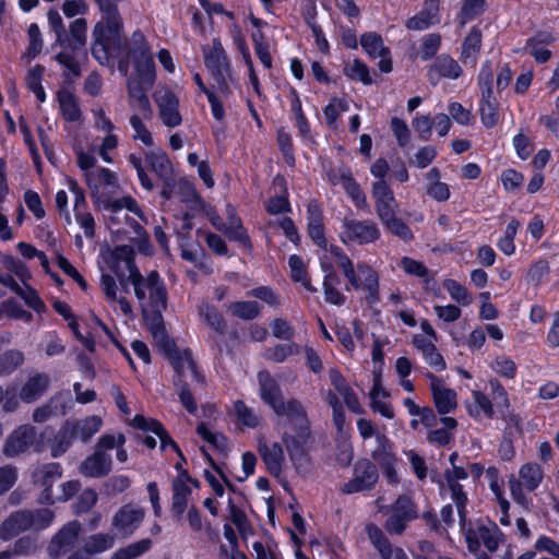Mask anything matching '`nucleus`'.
<instances>
[{"mask_svg": "<svg viewBox=\"0 0 559 559\" xmlns=\"http://www.w3.org/2000/svg\"><path fill=\"white\" fill-rule=\"evenodd\" d=\"M381 234L377 224L370 219L358 221L345 217L341 240L343 243L368 245L376 242Z\"/></svg>", "mask_w": 559, "mask_h": 559, "instance_id": "nucleus-10", "label": "nucleus"}, {"mask_svg": "<svg viewBox=\"0 0 559 559\" xmlns=\"http://www.w3.org/2000/svg\"><path fill=\"white\" fill-rule=\"evenodd\" d=\"M40 545L37 535H25L17 538L12 547V555L27 556L35 554L39 549Z\"/></svg>", "mask_w": 559, "mask_h": 559, "instance_id": "nucleus-56", "label": "nucleus"}, {"mask_svg": "<svg viewBox=\"0 0 559 559\" xmlns=\"http://www.w3.org/2000/svg\"><path fill=\"white\" fill-rule=\"evenodd\" d=\"M50 29L56 35V45L62 50L55 57L56 61L66 68L73 76L81 75V66L76 59L80 55L87 56V21L79 17L72 21L69 29L66 28L60 13L56 9H49L47 13Z\"/></svg>", "mask_w": 559, "mask_h": 559, "instance_id": "nucleus-1", "label": "nucleus"}, {"mask_svg": "<svg viewBox=\"0 0 559 559\" xmlns=\"http://www.w3.org/2000/svg\"><path fill=\"white\" fill-rule=\"evenodd\" d=\"M126 262L127 266L134 262V250L131 246L119 245L111 251L110 270L119 277L121 282L124 281V274L119 273V263Z\"/></svg>", "mask_w": 559, "mask_h": 559, "instance_id": "nucleus-40", "label": "nucleus"}, {"mask_svg": "<svg viewBox=\"0 0 559 559\" xmlns=\"http://www.w3.org/2000/svg\"><path fill=\"white\" fill-rule=\"evenodd\" d=\"M145 162L155 175H167V171L171 168L167 153L162 150L146 153Z\"/></svg>", "mask_w": 559, "mask_h": 559, "instance_id": "nucleus-49", "label": "nucleus"}, {"mask_svg": "<svg viewBox=\"0 0 559 559\" xmlns=\"http://www.w3.org/2000/svg\"><path fill=\"white\" fill-rule=\"evenodd\" d=\"M111 469V455L100 450H95L94 453L85 457L79 466V472L90 478L105 477Z\"/></svg>", "mask_w": 559, "mask_h": 559, "instance_id": "nucleus-18", "label": "nucleus"}, {"mask_svg": "<svg viewBox=\"0 0 559 559\" xmlns=\"http://www.w3.org/2000/svg\"><path fill=\"white\" fill-rule=\"evenodd\" d=\"M204 63L222 92L228 90L230 63L219 38H213L212 49L204 55Z\"/></svg>", "mask_w": 559, "mask_h": 559, "instance_id": "nucleus-11", "label": "nucleus"}, {"mask_svg": "<svg viewBox=\"0 0 559 559\" xmlns=\"http://www.w3.org/2000/svg\"><path fill=\"white\" fill-rule=\"evenodd\" d=\"M307 230L311 240L321 249H328V240L323 224V215L317 203H309L307 207Z\"/></svg>", "mask_w": 559, "mask_h": 559, "instance_id": "nucleus-23", "label": "nucleus"}, {"mask_svg": "<svg viewBox=\"0 0 559 559\" xmlns=\"http://www.w3.org/2000/svg\"><path fill=\"white\" fill-rule=\"evenodd\" d=\"M276 142L285 162L293 164L295 162V148L292 135L284 128H281L276 133Z\"/></svg>", "mask_w": 559, "mask_h": 559, "instance_id": "nucleus-62", "label": "nucleus"}, {"mask_svg": "<svg viewBox=\"0 0 559 559\" xmlns=\"http://www.w3.org/2000/svg\"><path fill=\"white\" fill-rule=\"evenodd\" d=\"M26 514L31 515V528L36 531L47 528L55 519V513L50 509L41 508L36 510H26Z\"/></svg>", "mask_w": 559, "mask_h": 559, "instance_id": "nucleus-60", "label": "nucleus"}, {"mask_svg": "<svg viewBox=\"0 0 559 559\" xmlns=\"http://www.w3.org/2000/svg\"><path fill=\"white\" fill-rule=\"evenodd\" d=\"M56 260L58 267L66 275L71 277L83 292H86L88 288V284L86 280L82 276V274L73 266V264L61 253L57 254Z\"/></svg>", "mask_w": 559, "mask_h": 559, "instance_id": "nucleus-61", "label": "nucleus"}, {"mask_svg": "<svg viewBox=\"0 0 559 559\" xmlns=\"http://www.w3.org/2000/svg\"><path fill=\"white\" fill-rule=\"evenodd\" d=\"M197 433L201 437L202 440L210 443L217 451L226 450V437L224 435L213 432L205 423H199L197 426Z\"/></svg>", "mask_w": 559, "mask_h": 559, "instance_id": "nucleus-59", "label": "nucleus"}, {"mask_svg": "<svg viewBox=\"0 0 559 559\" xmlns=\"http://www.w3.org/2000/svg\"><path fill=\"white\" fill-rule=\"evenodd\" d=\"M128 44L121 13H100L91 33L92 57L100 66H111Z\"/></svg>", "mask_w": 559, "mask_h": 559, "instance_id": "nucleus-3", "label": "nucleus"}, {"mask_svg": "<svg viewBox=\"0 0 559 559\" xmlns=\"http://www.w3.org/2000/svg\"><path fill=\"white\" fill-rule=\"evenodd\" d=\"M488 385L490 388L491 401L493 403V408L496 407L497 413L503 418L508 419L511 415V402L509 394L506 388L497 378H490L488 380Z\"/></svg>", "mask_w": 559, "mask_h": 559, "instance_id": "nucleus-27", "label": "nucleus"}, {"mask_svg": "<svg viewBox=\"0 0 559 559\" xmlns=\"http://www.w3.org/2000/svg\"><path fill=\"white\" fill-rule=\"evenodd\" d=\"M463 74V69L459 62L449 53L437 56L427 67V80L436 86L442 79L457 80Z\"/></svg>", "mask_w": 559, "mask_h": 559, "instance_id": "nucleus-14", "label": "nucleus"}, {"mask_svg": "<svg viewBox=\"0 0 559 559\" xmlns=\"http://www.w3.org/2000/svg\"><path fill=\"white\" fill-rule=\"evenodd\" d=\"M76 430V436L83 441H88L103 426L99 416L92 415L80 421H72Z\"/></svg>", "mask_w": 559, "mask_h": 559, "instance_id": "nucleus-46", "label": "nucleus"}, {"mask_svg": "<svg viewBox=\"0 0 559 559\" xmlns=\"http://www.w3.org/2000/svg\"><path fill=\"white\" fill-rule=\"evenodd\" d=\"M36 428L29 424L15 428L3 444V453L8 457L26 452L36 441Z\"/></svg>", "mask_w": 559, "mask_h": 559, "instance_id": "nucleus-15", "label": "nucleus"}, {"mask_svg": "<svg viewBox=\"0 0 559 559\" xmlns=\"http://www.w3.org/2000/svg\"><path fill=\"white\" fill-rule=\"evenodd\" d=\"M353 478L344 483L341 492L344 495H353L357 492L372 490L378 480L379 473L377 465L369 459H358L353 467Z\"/></svg>", "mask_w": 559, "mask_h": 559, "instance_id": "nucleus-9", "label": "nucleus"}, {"mask_svg": "<svg viewBox=\"0 0 559 559\" xmlns=\"http://www.w3.org/2000/svg\"><path fill=\"white\" fill-rule=\"evenodd\" d=\"M487 522V524L477 523L474 526L465 519V526L461 531L464 534L467 549L473 554L479 551L481 544L489 552H493L504 538V534L496 522L490 519Z\"/></svg>", "mask_w": 559, "mask_h": 559, "instance_id": "nucleus-7", "label": "nucleus"}, {"mask_svg": "<svg viewBox=\"0 0 559 559\" xmlns=\"http://www.w3.org/2000/svg\"><path fill=\"white\" fill-rule=\"evenodd\" d=\"M152 545L153 543L150 538H142L124 547L118 548L112 552L110 559H136L147 552L152 548Z\"/></svg>", "mask_w": 559, "mask_h": 559, "instance_id": "nucleus-37", "label": "nucleus"}, {"mask_svg": "<svg viewBox=\"0 0 559 559\" xmlns=\"http://www.w3.org/2000/svg\"><path fill=\"white\" fill-rule=\"evenodd\" d=\"M366 531L371 544L378 550L382 559H392L393 555L395 556V550L391 542L380 527L376 524H369Z\"/></svg>", "mask_w": 559, "mask_h": 559, "instance_id": "nucleus-36", "label": "nucleus"}, {"mask_svg": "<svg viewBox=\"0 0 559 559\" xmlns=\"http://www.w3.org/2000/svg\"><path fill=\"white\" fill-rule=\"evenodd\" d=\"M50 386V378L47 373L36 372L31 376L20 390V399L24 403H33L41 397Z\"/></svg>", "mask_w": 559, "mask_h": 559, "instance_id": "nucleus-24", "label": "nucleus"}, {"mask_svg": "<svg viewBox=\"0 0 559 559\" xmlns=\"http://www.w3.org/2000/svg\"><path fill=\"white\" fill-rule=\"evenodd\" d=\"M131 485L130 478L126 475H116L106 480L103 491L108 497H115L126 491Z\"/></svg>", "mask_w": 559, "mask_h": 559, "instance_id": "nucleus-64", "label": "nucleus"}, {"mask_svg": "<svg viewBox=\"0 0 559 559\" xmlns=\"http://www.w3.org/2000/svg\"><path fill=\"white\" fill-rule=\"evenodd\" d=\"M144 519V512L131 504H123L112 518V527L122 537L131 536Z\"/></svg>", "mask_w": 559, "mask_h": 559, "instance_id": "nucleus-16", "label": "nucleus"}, {"mask_svg": "<svg viewBox=\"0 0 559 559\" xmlns=\"http://www.w3.org/2000/svg\"><path fill=\"white\" fill-rule=\"evenodd\" d=\"M549 273V262L546 259H539L530 265L526 273V281L537 287Z\"/></svg>", "mask_w": 559, "mask_h": 559, "instance_id": "nucleus-57", "label": "nucleus"}, {"mask_svg": "<svg viewBox=\"0 0 559 559\" xmlns=\"http://www.w3.org/2000/svg\"><path fill=\"white\" fill-rule=\"evenodd\" d=\"M163 309L157 308H143L142 318L147 330L154 338H157L159 333H164L166 328L163 319Z\"/></svg>", "mask_w": 559, "mask_h": 559, "instance_id": "nucleus-45", "label": "nucleus"}, {"mask_svg": "<svg viewBox=\"0 0 559 559\" xmlns=\"http://www.w3.org/2000/svg\"><path fill=\"white\" fill-rule=\"evenodd\" d=\"M491 370L498 376L513 380L518 374V366L510 357L498 355L490 364Z\"/></svg>", "mask_w": 559, "mask_h": 559, "instance_id": "nucleus-50", "label": "nucleus"}, {"mask_svg": "<svg viewBox=\"0 0 559 559\" xmlns=\"http://www.w3.org/2000/svg\"><path fill=\"white\" fill-rule=\"evenodd\" d=\"M488 3L486 0H462L457 17L460 23L464 25L475 20L486 12Z\"/></svg>", "mask_w": 559, "mask_h": 559, "instance_id": "nucleus-41", "label": "nucleus"}, {"mask_svg": "<svg viewBox=\"0 0 559 559\" xmlns=\"http://www.w3.org/2000/svg\"><path fill=\"white\" fill-rule=\"evenodd\" d=\"M228 310L238 319L251 321L261 313V306L255 300H240L230 302Z\"/></svg>", "mask_w": 559, "mask_h": 559, "instance_id": "nucleus-38", "label": "nucleus"}, {"mask_svg": "<svg viewBox=\"0 0 559 559\" xmlns=\"http://www.w3.org/2000/svg\"><path fill=\"white\" fill-rule=\"evenodd\" d=\"M442 45L440 33H429L420 39L419 58L421 61L435 59Z\"/></svg>", "mask_w": 559, "mask_h": 559, "instance_id": "nucleus-42", "label": "nucleus"}, {"mask_svg": "<svg viewBox=\"0 0 559 559\" xmlns=\"http://www.w3.org/2000/svg\"><path fill=\"white\" fill-rule=\"evenodd\" d=\"M234 408L239 424L252 429L259 426V417L250 407L247 406V404L242 400L236 401L234 404Z\"/></svg>", "mask_w": 559, "mask_h": 559, "instance_id": "nucleus-58", "label": "nucleus"}, {"mask_svg": "<svg viewBox=\"0 0 559 559\" xmlns=\"http://www.w3.org/2000/svg\"><path fill=\"white\" fill-rule=\"evenodd\" d=\"M359 44L370 59L378 58V55H381L382 49L389 48L388 46H384L382 36L377 32H365L361 34Z\"/></svg>", "mask_w": 559, "mask_h": 559, "instance_id": "nucleus-43", "label": "nucleus"}, {"mask_svg": "<svg viewBox=\"0 0 559 559\" xmlns=\"http://www.w3.org/2000/svg\"><path fill=\"white\" fill-rule=\"evenodd\" d=\"M451 492V498L456 506L460 526L464 528L466 519V506L468 502L467 493L464 491L463 486L460 483L447 484Z\"/></svg>", "mask_w": 559, "mask_h": 559, "instance_id": "nucleus-48", "label": "nucleus"}, {"mask_svg": "<svg viewBox=\"0 0 559 559\" xmlns=\"http://www.w3.org/2000/svg\"><path fill=\"white\" fill-rule=\"evenodd\" d=\"M98 500L97 492L93 488L83 489L72 504L73 513L81 515L87 513Z\"/></svg>", "mask_w": 559, "mask_h": 559, "instance_id": "nucleus-53", "label": "nucleus"}, {"mask_svg": "<svg viewBox=\"0 0 559 559\" xmlns=\"http://www.w3.org/2000/svg\"><path fill=\"white\" fill-rule=\"evenodd\" d=\"M544 469L536 462H527L521 465L519 477L527 491H535L544 480Z\"/></svg>", "mask_w": 559, "mask_h": 559, "instance_id": "nucleus-31", "label": "nucleus"}, {"mask_svg": "<svg viewBox=\"0 0 559 559\" xmlns=\"http://www.w3.org/2000/svg\"><path fill=\"white\" fill-rule=\"evenodd\" d=\"M259 454L265 465L266 471L275 478H278L285 465V454L283 445L273 442L271 445L259 443Z\"/></svg>", "mask_w": 559, "mask_h": 559, "instance_id": "nucleus-21", "label": "nucleus"}, {"mask_svg": "<svg viewBox=\"0 0 559 559\" xmlns=\"http://www.w3.org/2000/svg\"><path fill=\"white\" fill-rule=\"evenodd\" d=\"M258 382L261 401L267 405L277 417H284L290 413L289 403L296 399L292 397L285 402L280 383L267 370L258 372Z\"/></svg>", "mask_w": 559, "mask_h": 559, "instance_id": "nucleus-8", "label": "nucleus"}, {"mask_svg": "<svg viewBox=\"0 0 559 559\" xmlns=\"http://www.w3.org/2000/svg\"><path fill=\"white\" fill-rule=\"evenodd\" d=\"M371 457L379 467L397 463L393 442L385 435H377V447L371 452Z\"/></svg>", "mask_w": 559, "mask_h": 559, "instance_id": "nucleus-32", "label": "nucleus"}, {"mask_svg": "<svg viewBox=\"0 0 559 559\" xmlns=\"http://www.w3.org/2000/svg\"><path fill=\"white\" fill-rule=\"evenodd\" d=\"M441 22L439 13L423 7L415 15L407 19L405 26L409 31H425L432 25H437Z\"/></svg>", "mask_w": 559, "mask_h": 559, "instance_id": "nucleus-35", "label": "nucleus"}, {"mask_svg": "<svg viewBox=\"0 0 559 559\" xmlns=\"http://www.w3.org/2000/svg\"><path fill=\"white\" fill-rule=\"evenodd\" d=\"M85 179L91 199L96 207L111 213L127 209L138 217H144V213L134 198L131 195L118 197L120 193L118 177H85Z\"/></svg>", "mask_w": 559, "mask_h": 559, "instance_id": "nucleus-5", "label": "nucleus"}, {"mask_svg": "<svg viewBox=\"0 0 559 559\" xmlns=\"http://www.w3.org/2000/svg\"><path fill=\"white\" fill-rule=\"evenodd\" d=\"M199 316L216 334L219 336H225L227 333V322L217 307L209 302H203L199 307Z\"/></svg>", "mask_w": 559, "mask_h": 559, "instance_id": "nucleus-30", "label": "nucleus"}, {"mask_svg": "<svg viewBox=\"0 0 559 559\" xmlns=\"http://www.w3.org/2000/svg\"><path fill=\"white\" fill-rule=\"evenodd\" d=\"M273 185L283 188L281 194L271 197L266 203V212L271 215L290 213L292 205L288 198L285 177H273Z\"/></svg>", "mask_w": 559, "mask_h": 559, "instance_id": "nucleus-28", "label": "nucleus"}, {"mask_svg": "<svg viewBox=\"0 0 559 559\" xmlns=\"http://www.w3.org/2000/svg\"><path fill=\"white\" fill-rule=\"evenodd\" d=\"M443 287L447 289L450 297L460 305L467 307L472 304L473 299L467 288L457 281L447 278L443 281Z\"/></svg>", "mask_w": 559, "mask_h": 559, "instance_id": "nucleus-52", "label": "nucleus"}, {"mask_svg": "<svg viewBox=\"0 0 559 559\" xmlns=\"http://www.w3.org/2000/svg\"><path fill=\"white\" fill-rule=\"evenodd\" d=\"M116 60L121 73H127L130 63H132L138 81L146 87L153 86L156 80V64L152 47L140 28L131 33L129 44L123 47V51Z\"/></svg>", "mask_w": 559, "mask_h": 559, "instance_id": "nucleus-4", "label": "nucleus"}, {"mask_svg": "<svg viewBox=\"0 0 559 559\" xmlns=\"http://www.w3.org/2000/svg\"><path fill=\"white\" fill-rule=\"evenodd\" d=\"M343 74L348 80L360 82L366 86L373 84L369 67L359 58H354L352 62H346L343 68Z\"/></svg>", "mask_w": 559, "mask_h": 559, "instance_id": "nucleus-34", "label": "nucleus"}, {"mask_svg": "<svg viewBox=\"0 0 559 559\" xmlns=\"http://www.w3.org/2000/svg\"><path fill=\"white\" fill-rule=\"evenodd\" d=\"M557 40L551 31L539 29L525 41L526 50L538 64H544L551 58V51L547 48Z\"/></svg>", "mask_w": 559, "mask_h": 559, "instance_id": "nucleus-17", "label": "nucleus"}, {"mask_svg": "<svg viewBox=\"0 0 559 559\" xmlns=\"http://www.w3.org/2000/svg\"><path fill=\"white\" fill-rule=\"evenodd\" d=\"M483 45V33L478 26H473L464 37L461 46L460 60L464 64L475 66Z\"/></svg>", "mask_w": 559, "mask_h": 559, "instance_id": "nucleus-25", "label": "nucleus"}, {"mask_svg": "<svg viewBox=\"0 0 559 559\" xmlns=\"http://www.w3.org/2000/svg\"><path fill=\"white\" fill-rule=\"evenodd\" d=\"M349 109V104L344 98L331 97L329 104L323 108L325 123L330 129H336L337 119L342 112Z\"/></svg>", "mask_w": 559, "mask_h": 559, "instance_id": "nucleus-44", "label": "nucleus"}, {"mask_svg": "<svg viewBox=\"0 0 559 559\" xmlns=\"http://www.w3.org/2000/svg\"><path fill=\"white\" fill-rule=\"evenodd\" d=\"M290 413L287 419V430L282 436V442L289 460L299 475H305L311 466L310 451L313 443L310 420L299 400L289 403Z\"/></svg>", "mask_w": 559, "mask_h": 559, "instance_id": "nucleus-2", "label": "nucleus"}, {"mask_svg": "<svg viewBox=\"0 0 559 559\" xmlns=\"http://www.w3.org/2000/svg\"><path fill=\"white\" fill-rule=\"evenodd\" d=\"M114 542V537L108 534H93L85 540L84 549L90 555H97L110 549Z\"/></svg>", "mask_w": 559, "mask_h": 559, "instance_id": "nucleus-51", "label": "nucleus"}, {"mask_svg": "<svg viewBox=\"0 0 559 559\" xmlns=\"http://www.w3.org/2000/svg\"><path fill=\"white\" fill-rule=\"evenodd\" d=\"M76 437V430L73 423L71 420H66L51 444V456L59 457L64 454L71 448L73 440Z\"/></svg>", "mask_w": 559, "mask_h": 559, "instance_id": "nucleus-29", "label": "nucleus"}, {"mask_svg": "<svg viewBox=\"0 0 559 559\" xmlns=\"http://www.w3.org/2000/svg\"><path fill=\"white\" fill-rule=\"evenodd\" d=\"M62 466L58 462L43 464L33 473V483L43 487L38 496L39 503L49 506L56 503L52 487L55 483L62 477Z\"/></svg>", "mask_w": 559, "mask_h": 559, "instance_id": "nucleus-12", "label": "nucleus"}, {"mask_svg": "<svg viewBox=\"0 0 559 559\" xmlns=\"http://www.w3.org/2000/svg\"><path fill=\"white\" fill-rule=\"evenodd\" d=\"M31 515L26 510L12 512L0 524V539L8 542L20 535L22 532L31 530Z\"/></svg>", "mask_w": 559, "mask_h": 559, "instance_id": "nucleus-22", "label": "nucleus"}, {"mask_svg": "<svg viewBox=\"0 0 559 559\" xmlns=\"http://www.w3.org/2000/svg\"><path fill=\"white\" fill-rule=\"evenodd\" d=\"M1 264L5 270L16 275L24 284L32 277L26 264L12 254L2 255Z\"/></svg>", "mask_w": 559, "mask_h": 559, "instance_id": "nucleus-54", "label": "nucleus"}, {"mask_svg": "<svg viewBox=\"0 0 559 559\" xmlns=\"http://www.w3.org/2000/svg\"><path fill=\"white\" fill-rule=\"evenodd\" d=\"M226 237L230 241L238 242L242 249H245L248 252H251L253 249V245L251 241V238L248 234L247 228L243 226V224H239L238 226H234L233 228H219Z\"/></svg>", "mask_w": 559, "mask_h": 559, "instance_id": "nucleus-55", "label": "nucleus"}, {"mask_svg": "<svg viewBox=\"0 0 559 559\" xmlns=\"http://www.w3.org/2000/svg\"><path fill=\"white\" fill-rule=\"evenodd\" d=\"M158 107L162 122L168 128H176L181 124L182 117L179 111V98L169 88L158 90L153 95Z\"/></svg>", "mask_w": 559, "mask_h": 559, "instance_id": "nucleus-13", "label": "nucleus"}, {"mask_svg": "<svg viewBox=\"0 0 559 559\" xmlns=\"http://www.w3.org/2000/svg\"><path fill=\"white\" fill-rule=\"evenodd\" d=\"M338 266L341 267L344 276L348 283L345 285V290L362 289L366 294V301L369 306L377 305L380 301L379 295V275L372 266L366 262H358L354 266L350 258L344 253L337 259Z\"/></svg>", "mask_w": 559, "mask_h": 559, "instance_id": "nucleus-6", "label": "nucleus"}, {"mask_svg": "<svg viewBox=\"0 0 559 559\" xmlns=\"http://www.w3.org/2000/svg\"><path fill=\"white\" fill-rule=\"evenodd\" d=\"M392 514L407 523L418 518L416 503L406 495H401L392 504Z\"/></svg>", "mask_w": 559, "mask_h": 559, "instance_id": "nucleus-39", "label": "nucleus"}, {"mask_svg": "<svg viewBox=\"0 0 559 559\" xmlns=\"http://www.w3.org/2000/svg\"><path fill=\"white\" fill-rule=\"evenodd\" d=\"M431 380V394L438 414L447 415L457 407L456 393L449 388H440V379L431 372L427 373Z\"/></svg>", "mask_w": 559, "mask_h": 559, "instance_id": "nucleus-20", "label": "nucleus"}, {"mask_svg": "<svg viewBox=\"0 0 559 559\" xmlns=\"http://www.w3.org/2000/svg\"><path fill=\"white\" fill-rule=\"evenodd\" d=\"M158 178L163 179L160 197L164 200H170L176 193L182 195V201L190 199V197L197 195L194 186L187 180V177H179V182L176 180L177 177Z\"/></svg>", "mask_w": 559, "mask_h": 559, "instance_id": "nucleus-26", "label": "nucleus"}, {"mask_svg": "<svg viewBox=\"0 0 559 559\" xmlns=\"http://www.w3.org/2000/svg\"><path fill=\"white\" fill-rule=\"evenodd\" d=\"M390 128L396 139L397 145L402 148L406 147L411 142V130L407 123L399 117H392Z\"/></svg>", "mask_w": 559, "mask_h": 559, "instance_id": "nucleus-63", "label": "nucleus"}, {"mask_svg": "<svg viewBox=\"0 0 559 559\" xmlns=\"http://www.w3.org/2000/svg\"><path fill=\"white\" fill-rule=\"evenodd\" d=\"M24 354L17 349H9L0 354V377L11 374L24 362Z\"/></svg>", "mask_w": 559, "mask_h": 559, "instance_id": "nucleus-47", "label": "nucleus"}, {"mask_svg": "<svg viewBox=\"0 0 559 559\" xmlns=\"http://www.w3.org/2000/svg\"><path fill=\"white\" fill-rule=\"evenodd\" d=\"M57 96L63 119L69 122L79 121L82 112L75 95L69 91H59Z\"/></svg>", "mask_w": 559, "mask_h": 559, "instance_id": "nucleus-33", "label": "nucleus"}, {"mask_svg": "<svg viewBox=\"0 0 559 559\" xmlns=\"http://www.w3.org/2000/svg\"><path fill=\"white\" fill-rule=\"evenodd\" d=\"M81 530V524L76 520L63 525L51 538L49 545L50 555L59 556L73 548Z\"/></svg>", "mask_w": 559, "mask_h": 559, "instance_id": "nucleus-19", "label": "nucleus"}]
</instances>
